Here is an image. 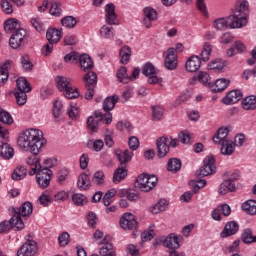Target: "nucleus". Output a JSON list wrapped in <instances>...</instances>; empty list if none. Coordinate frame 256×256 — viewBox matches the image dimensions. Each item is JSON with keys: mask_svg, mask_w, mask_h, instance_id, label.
Returning a JSON list of instances; mask_svg holds the SVG:
<instances>
[{"mask_svg": "<svg viewBox=\"0 0 256 256\" xmlns=\"http://www.w3.org/2000/svg\"><path fill=\"white\" fill-rule=\"evenodd\" d=\"M61 37H63V35L61 34V31H59L58 29L50 28L46 32V38L49 43L56 44L61 41Z\"/></svg>", "mask_w": 256, "mask_h": 256, "instance_id": "30", "label": "nucleus"}, {"mask_svg": "<svg viewBox=\"0 0 256 256\" xmlns=\"http://www.w3.org/2000/svg\"><path fill=\"white\" fill-rule=\"evenodd\" d=\"M120 62L122 65H127L129 63V59H131V47L124 46L120 49Z\"/></svg>", "mask_w": 256, "mask_h": 256, "instance_id": "38", "label": "nucleus"}, {"mask_svg": "<svg viewBox=\"0 0 256 256\" xmlns=\"http://www.w3.org/2000/svg\"><path fill=\"white\" fill-rule=\"evenodd\" d=\"M235 183H233V179L224 180L223 183L220 184L218 192L220 195H227V193H233L235 191Z\"/></svg>", "mask_w": 256, "mask_h": 256, "instance_id": "26", "label": "nucleus"}, {"mask_svg": "<svg viewBox=\"0 0 256 256\" xmlns=\"http://www.w3.org/2000/svg\"><path fill=\"white\" fill-rule=\"evenodd\" d=\"M72 201L74 205H77L78 207H81L87 203V197L83 194H73Z\"/></svg>", "mask_w": 256, "mask_h": 256, "instance_id": "52", "label": "nucleus"}, {"mask_svg": "<svg viewBox=\"0 0 256 256\" xmlns=\"http://www.w3.org/2000/svg\"><path fill=\"white\" fill-rule=\"evenodd\" d=\"M237 231H239V224L237 222L235 221L227 222L223 231L220 234V237H222L223 239L227 237H231V235H235Z\"/></svg>", "mask_w": 256, "mask_h": 256, "instance_id": "20", "label": "nucleus"}, {"mask_svg": "<svg viewBox=\"0 0 256 256\" xmlns=\"http://www.w3.org/2000/svg\"><path fill=\"white\" fill-rule=\"evenodd\" d=\"M15 98L18 105L23 106L27 103V92H15Z\"/></svg>", "mask_w": 256, "mask_h": 256, "instance_id": "59", "label": "nucleus"}, {"mask_svg": "<svg viewBox=\"0 0 256 256\" xmlns=\"http://www.w3.org/2000/svg\"><path fill=\"white\" fill-rule=\"evenodd\" d=\"M220 145H221L220 151L222 155L229 156L235 153V142H233L231 139L220 143Z\"/></svg>", "mask_w": 256, "mask_h": 256, "instance_id": "29", "label": "nucleus"}, {"mask_svg": "<svg viewBox=\"0 0 256 256\" xmlns=\"http://www.w3.org/2000/svg\"><path fill=\"white\" fill-rule=\"evenodd\" d=\"M164 65L170 71L177 69V53H175V48H169L167 50Z\"/></svg>", "mask_w": 256, "mask_h": 256, "instance_id": "15", "label": "nucleus"}, {"mask_svg": "<svg viewBox=\"0 0 256 256\" xmlns=\"http://www.w3.org/2000/svg\"><path fill=\"white\" fill-rule=\"evenodd\" d=\"M142 75L148 78L149 85H161L163 83V79L157 76V70H155V66L151 62L143 65Z\"/></svg>", "mask_w": 256, "mask_h": 256, "instance_id": "6", "label": "nucleus"}, {"mask_svg": "<svg viewBox=\"0 0 256 256\" xmlns=\"http://www.w3.org/2000/svg\"><path fill=\"white\" fill-rule=\"evenodd\" d=\"M77 186L80 191H87L91 187V179L89 175L82 173L79 175L77 180Z\"/></svg>", "mask_w": 256, "mask_h": 256, "instance_id": "28", "label": "nucleus"}, {"mask_svg": "<svg viewBox=\"0 0 256 256\" xmlns=\"http://www.w3.org/2000/svg\"><path fill=\"white\" fill-rule=\"evenodd\" d=\"M0 122L4 125H13V117L11 114L0 107Z\"/></svg>", "mask_w": 256, "mask_h": 256, "instance_id": "49", "label": "nucleus"}, {"mask_svg": "<svg viewBox=\"0 0 256 256\" xmlns=\"http://www.w3.org/2000/svg\"><path fill=\"white\" fill-rule=\"evenodd\" d=\"M31 25L39 33H41V31H45V25L43 24V22L39 18H32L31 19Z\"/></svg>", "mask_w": 256, "mask_h": 256, "instance_id": "60", "label": "nucleus"}, {"mask_svg": "<svg viewBox=\"0 0 256 256\" xmlns=\"http://www.w3.org/2000/svg\"><path fill=\"white\" fill-rule=\"evenodd\" d=\"M79 53L77 52H70L64 56V61L66 63H77V60L80 58Z\"/></svg>", "mask_w": 256, "mask_h": 256, "instance_id": "62", "label": "nucleus"}, {"mask_svg": "<svg viewBox=\"0 0 256 256\" xmlns=\"http://www.w3.org/2000/svg\"><path fill=\"white\" fill-rule=\"evenodd\" d=\"M127 177V165H119L113 174V183L116 185Z\"/></svg>", "mask_w": 256, "mask_h": 256, "instance_id": "23", "label": "nucleus"}, {"mask_svg": "<svg viewBox=\"0 0 256 256\" xmlns=\"http://www.w3.org/2000/svg\"><path fill=\"white\" fill-rule=\"evenodd\" d=\"M120 227L121 229H124V231L137 229V219H135V215L132 213H125L120 218Z\"/></svg>", "mask_w": 256, "mask_h": 256, "instance_id": "12", "label": "nucleus"}, {"mask_svg": "<svg viewBox=\"0 0 256 256\" xmlns=\"http://www.w3.org/2000/svg\"><path fill=\"white\" fill-rule=\"evenodd\" d=\"M167 170L171 171L172 173H177L181 171V160L177 158H171L167 164Z\"/></svg>", "mask_w": 256, "mask_h": 256, "instance_id": "43", "label": "nucleus"}, {"mask_svg": "<svg viewBox=\"0 0 256 256\" xmlns=\"http://www.w3.org/2000/svg\"><path fill=\"white\" fill-rule=\"evenodd\" d=\"M198 80L203 85H210L211 84V82H210L211 77L209 76V74L207 72L200 71L199 74H198Z\"/></svg>", "mask_w": 256, "mask_h": 256, "instance_id": "63", "label": "nucleus"}, {"mask_svg": "<svg viewBox=\"0 0 256 256\" xmlns=\"http://www.w3.org/2000/svg\"><path fill=\"white\" fill-rule=\"evenodd\" d=\"M157 181L158 179L155 175L140 174L134 183V187L143 193H149V191H153Z\"/></svg>", "mask_w": 256, "mask_h": 256, "instance_id": "4", "label": "nucleus"}, {"mask_svg": "<svg viewBox=\"0 0 256 256\" xmlns=\"http://www.w3.org/2000/svg\"><path fill=\"white\" fill-rule=\"evenodd\" d=\"M79 63L82 71H91L94 67L93 59L88 54L80 55Z\"/></svg>", "mask_w": 256, "mask_h": 256, "instance_id": "24", "label": "nucleus"}, {"mask_svg": "<svg viewBox=\"0 0 256 256\" xmlns=\"http://www.w3.org/2000/svg\"><path fill=\"white\" fill-rule=\"evenodd\" d=\"M243 211H246L248 215H256V201L255 200H247L242 204Z\"/></svg>", "mask_w": 256, "mask_h": 256, "instance_id": "42", "label": "nucleus"}, {"mask_svg": "<svg viewBox=\"0 0 256 256\" xmlns=\"http://www.w3.org/2000/svg\"><path fill=\"white\" fill-rule=\"evenodd\" d=\"M52 115L54 117V121L57 123L61 119V115H63V102L57 99L53 103Z\"/></svg>", "mask_w": 256, "mask_h": 256, "instance_id": "31", "label": "nucleus"}, {"mask_svg": "<svg viewBox=\"0 0 256 256\" xmlns=\"http://www.w3.org/2000/svg\"><path fill=\"white\" fill-rule=\"evenodd\" d=\"M56 83L58 85V89L60 91H64L65 89H67L68 87L71 86V79L65 77V76H57L56 77Z\"/></svg>", "mask_w": 256, "mask_h": 256, "instance_id": "45", "label": "nucleus"}, {"mask_svg": "<svg viewBox=\"0 0 256 256\" xmlns=\"http://www.w3.org/2000/svg\"><path fill=\"white\" fill-rule=\"evenodd\" d=\"M242 241L246 244L256 243V236H253V230L250 228L245 229L242 233Z\"/></svg>", "mask_w": 256, "mask_h": 256, "instance_id": "47", "label": "nucleus"}, {"mask_svg": "<svg viewBox=\"0 0 256 256\" xmlns=\"http://www.w3.org/2000/svg\"><path fill=\"white\" fill-rule=\"evenodd\" d=\"M181 241H183V237L172 233L164 240V247H167V249H179L181 247Z\"/></svg>", "mask_w": 256, "mask_h": 256, "instance_id": "17", "label": "nucleus"}, {"mask_svg": "<svg viewBox=\"0 0 256 256\" xmlns=\"http://www.w3.org/2000/svg\"><path fill=\"white\" fill-rule=\"evenodd\" d=\"M21 23L15 18H10L4 23V30L6 33H13V31H19Z\"/></svg>", "mask_w": 256, "mask_h": 256, "instance_id": "25", "label": "nucleus"}, {"mask_svg": "<svg viewBox=\"0 0 256 256\" xmlns=\"http://www.w3.org/2000/svg\"><path fill=\"white\" fill-rule=\"evenodd\" d=\"M229 128H219L216 134L213 137L214 143L220 145L221 143H225V141H229Z\"/></svg>", "mask_w": 256, "mask_h": 256, "instance_id": "21", "label": "nucleus"}, {"mask_svg": "<svg viewBox=\"0 0 256 256\" xmlns=\"http://www.w3.org/2000/svg\"><path fill=\"white\" fill-rule=\"evenodd\" d=\"M17 221H13V218L10 221H4L0 223V233H5V231H9L11 227H15L17 229Z\"/></svg>", "mask_w": 256, "mask_h": 256, "instance_id": "54", "label": "nucleus"}, {"mask_svg": "<svg viewBox=\"0 0 256 256\" xmlns=\"http://www.w3.org/2000/svg\"><path fill=\"white\" fill-rule=\"evenodd\" d=\"M105 21L107 25H119L117 13H115V5L113 3L105 6Z\"/></svg>", "mask_w": 256, "mask_h": 256, "instance_id": "14", "label": "nucleus"}, {"mask_svg": "<svg viewBox=\"0 0 256 256\" xmlns=\"http://www.w3.org/2000/svg\"><path fill=\"white\" fill-rule=\"evenodd\" d=\"M64 91L66 99H77V97H79V90H77V88H73V86H68Z\"/></svg>", "mask_w": 256, "mask_h": 256, "instance_id": "55", "label": "nucleus"}, {"mask_svg": "<svg viewBox=\"0 0 256 256\" xmlns=\"http://www.w3.org/2000/svg\"><path fill=\"white\" fill-rule=\"evenodd\" d=\"M45 143L47 141L43 138V131L37 128L26 129L20 133L17 140L19 149L29 151L33 155L26 159L27 165H34L36 169H41V163L39 158H37V154L41 153V149Z\"/></svg>", "mask_w": 256, "mask_h": 256, "instance_id": "1", "label": "nucleus"}, {"mask_svg": "<svg viewBox=\"0 0 256 256\" xmlns=\"http://www.w3.org/2000/svg\"><path fill=\"white\" fill-rule=\"evenodd\" d=\"M11 62L6 61L0 68V83H6L9 79V66Z\"/></svg>", "mask_w": 256, "mask_h": 256, "instance_id": "44", "label": "nucleus"}, {"mask_svg": "<svg viewBox=\"0 0 256 256\" xmlns=\"http://www.w3.org/2000/svg\"><path fill=\"white\" fill-rule=\"evenodd\" d=\"M117 101H119V97L117 96H112V97H107L102 104L103 110L106 112L104 114V121L106 125H111L113 122V114L109 111H113L115 109V105H117Z\"/></svg>", "mask_w": 256, "mask_h": 256, "instance_id": "7", "label": "nucleus"}, {"mask_svg": "<svg viewBox=\"0 0 256 256\" xmlns=\"http://www.w3.org/2000/svg\"><path fill=\"white\" fill-rule=\"evenodd\" d=\"M247 15H249V1L240 0L236 2V8L233 15L229 16V20L232 21L231 29H241L246 27L248 23Z\"/></svg>", "mask_w": 256, "mask_h": 256, "instance_id": "2", "label": "nucleus"}, {"mask_svg": "<svg viewBox=\"0 0 256 256\" xmlns=\"http://www.w3.org/2000/svg\"><path fill=\"white\" fill-rule=\"evenodd\" d=\"M216 169L215 157L208 155L204 158L203 166L196 172V175L197 177H207L213 175Z\"/></svg>", "mask_w": 256, "mask_h": 256, "instance_id": "8", "label": "nucleus"}, {"mask_svg": "<svg viewBox=\"0 0 256 256\" xmlns=\"http://www.w3.org/2000/svg\"><path fill=\"white\" fill-rule=\"evenodd\" d=\"M116 157L119 160L120 164L119 165H126L129 163V161H131V159H133V152L129 151V150H118L116 151Z\"/></svg>", "mask_w": 256, "mask_h": 256, "instance_id": "27", "label": "nucleus"}, {"mask_svg": "<svg viewBox=\"0 0 256 256\" xmlns=\"http://www.w3.org/2000/svg\"><path fill=\"white\" fill-rule=\"evenodd\" d=\"M115 195H117V190L115 189H110L108 192H106L103 197V203L105 207H109V204L113 202L111 199H113Z\"/></svg>", "mask_w": 256, "mask_h": 256, "instance_id": "56", "label": "nucleus"}, {"mask_svg": "<svg viewBox=\"0 0 256 256\" xmlns=\"http://www.w3.org/2000/svg\"><path fill=\"white\" fill-rule=\"evenodd\" d=\"M99 253L101 256L109 255L110 253H115V249L113 248V244L109 243L107 237H105L101 242Z\"/></svg>", "mask_w": 256, "mask_h": 256, "instance_id": "32", "label": "nucleus"}, {"mask_svg": "<svg viewBox=\"0 0 256 256\" xmlns=\"http://www.w3.org/2000/svg\"><path fill=\"white\" fill-rule=\"evenodd\" d=\"M100 37L103 39L112 40L115 38V28L109 25H104L99 30Z\"/></svg>", "mask_w": 256, "mask_h": 256, "instance_id": "33", "label": "nucleus"}, {"mask_svg": "<svg viewBox=\"0 0 256 256\" xmlns=\"http://www.w3.org/2000/svg\"><path fill=\"white\" fill-rule=\"evenodd\" d=\"M61 23L66 29H73L77 25V20L73 16H66L62 18Z\"/></svg>", "mask_w": 256, "mask_h": 256, "instance_id": "50", "label": "nucleus"}, {"mask_svg": "<svg viewBox=\"0 0 256 256\" xmlns=\"http://www.w3.org/2000/svg\"><path fill=\"white\" fill-rule=\"evenodd\" d=\"M12 221H16L17 231H23L25 229L24 219H29L33 214V204L31 202H24L19 208H13Z\"/></svg>", "mask_w": 256, "mask_h": 256, "instance_id": "3", "label": "nucleus"}, {"mask_svg": "<svg viewBox=\"0 0 256 256\" xmlns=\"http://www.w3.org/2000/svg\"><path fill=\"white\" fill-rule=\"evenodd\" d=\"M229 83H231L229 79H225V78L217 79L215 81L214 91H216V93H221V91H225V88L229 87Z\"/></svg>", "mask_w": 256, "mask_h": 256, "instance_id": "46", "label": "nucleus"}, {"mask_svg": "<svg viewBox=\"0 0 256 256\" xmlns=\"http://www.w3.org/2000/svg\"><path fill=\"white\" fill-rule=\"evenodd\" d=\"M213 51V46L209 42H206L203 45L202 51H201V59L202 61H209V58L211 57V52Z\"/></svg>", "mask_w": 256, "mask_h": 256, "instance_id": "48", "label": "nucleus"}, {"mask_svg": "<svg viewBox=\"0 0 256 256\" xmlns=\"http://www.w3.org/2000/svg\"><path fill=\"white\" fill-rule=\"evenodd\" d=\"M186 71L189 73H195V71H199L201 68V58L197 55H193L189 57L185 64Z\"/></svg>", "mask_w": 256, "mask_h": 256, "instance_id": "18", "label": "nucleus"}, {"mask_svg": "<svg viewBox=\"0 0 256 256\" xmlns=\"http://www.w3.org/2000/svg\"><path fill=\"white\" fill-rule=\"evenodd\" d=\"M157 149H158V157L163 158L169 153V138L167 137H160L157 142Z\"/></svg>", "mask_w": 256, "mask_h": 256, "instance_id": "19", "label": "nucleus"}, {"mask_svg": "<svg viewBox=\"0 0 256 256\" xmlns=\"http://www.w3.org/2000/svg\"><path fill=\"white\" fill-rule=\"evenodd\" d=\"M53 171L49 168H42L36 174V181L41 189H47L51 184Z\"/></svg>", "mask_w": 256, "mask_h": 256, "instance_id": "9", "label": "nucleus"}, {"mask_svg": "<svg viewBox=\"0 0 256 256\" xmlns=\"http://www.w3.org/2000/svg\"><path fill=\"white\" fill-rule=\"evenodd\" d=\"M26 176L27 168H25L24 166H18L12 173V179L14 181H21V179H25Z\"/></svg>", "mask_w": 256, "mask_h": 256, "instance_id": "40", "label": "nucleus"}, {"mask_svg": "<svg viewBox=\"0 0 256 256\" xmlns=\"http://www.w3.org/2000/svg\"><path fill=\"white\" fill-rule=\"evenodd\" d=\"M17 89L20 92L29 93L31 91V84L27 81V78L20 77L16 80Z\"/></svg>", "mask_w": 256, "mask_h": 256, "instance_id": "36", "label": "nucleus"}, {"mask_svg": "<svg viewBox=\"0 0 256 256\" xmlns=\"http://www.w3.org/2000/svg\"><path fill=\"white\" fill-rule=\"evenodd\" d=\"M242 107L246 111H251L256 109V97L255 96H248L242 101Z\"/></svg>", "mask_w": 256, "mask_h": 256, "instance_id": "41", "label": "nucleus"}, {"mask_svg": "<svg viewBox=\"0 0 256 256\" xmlns=\"http://www.w3.org/2000/svg\"><path fill=\"white\" fill-rule=\"evenodd\" d=\"M232 21L228 18H218L214 21V27L218 31H225V29H229V25L231 27Z\"/></svg>", "mask_w": 256, "mask_h": 256, "instance_id": "35", "label": "nucleus"}, {"mask_svg": "<svg viewBox=\"0 0 256 256\" xmlns=\"http://www.w3.org/2000/svg\"><path fill=\"white\" fill-rule=\"evenodd\" d=\"M38 251L35 240H27L17 251V256H34Z\"/></svg>", "mask_w": 256, "mask_h": 256, "instance_id": "11", "label": "nucleus"}, {"mask_svg": "<svg viewBox=\"0 0 256 256\" xmlns=\"http://www.w3.org/2000/svg\"><path fill=\"white\" fill-rule=\"evenodd\" d=\"M169 202L166 199H160L154 206L150 207V211L157 215L158 213H162V211H166Z\"/></svg>", "mask_w": 256, "mask_h": 256, "instance_id": "34", "label": "nucleus"}, {"mask_svg": "<svg viewBox=\"0 0 256 256\" xmlns=\"http://www.w3.org/2000/svg\"><path fill=\"white\" fill-rule=\"evenodd\" d=\"M165 114V109L161 105L152 106V119L153 121H161L163 115Z\"/></svg>", "mask_w": 256, "mask_h": 256, "instance_id": "39", "label": "nucleus"}, {"mask_svg": "<svg viewBox=\"0 0 256 256\" xmlns=\"http://www.w3.org/2000/svg\"><path fill=\"white\" fill-rule=\"evenodd\" d=\"M242 99L243 93L241 90H232L222 99V103H224V105H235V103H239Z\"/></svg>", "mask_w": 256, "mask_h": 256, "instance_id": "16", "label": "nucleus"}, {"mask_svg": "<svg viewBox=\"0 0 256 256\" xmlns=\"http://www.w3.org/2000/svg\"><path fill=\"white\" fill-rule=\"evenodd\" d=\"M208 69H212L214 71H223V69H225V61L216 59L208 64Z\"/></svg>", "mask_w": 256, "mask_h": 256, "instance_id": "51", "label": "nucleus"}, {"mask_svg": "<svg viewBox=\"0 0 256 256\" xmlns=\"http://www.w3.org/2000/svg\"><path fill=\"white\" fill-rule=\"evenodd\" d=\"M1 7H2L3 13H5L6 15H11V13H13V5H11L9 1L2 0Z\"/></svg>", "mask_w": 256, "mask_h": 256, "instance_id": "64", "label": "nucleus"}, {"mask_svg": "<svg viewBox=\"0 0 256 256\" xmlns=\"http://www.w3.org/2000/svg\"><path fill=\"white\" fill-rule=\"evenodd\" d=\"M117 81L119 83L127 84L131 81V77L127 74V68L125 66L120 67L116 73Z\"/></svg>", "mask_w": 256, "mask_h": 256, "instance_id": "37", "label": "nucleus"}, {"mask_svg": "<svg viewBox=\"0 0 256 256\" xmlns=\"http://www.w3.org/2000/svg\"><path fill=\"white\" fill-rule=\"evenodd\" d=\"M21 64L24 71H31V69H33V63H31L29 55H24L21 57Z\"/></svg>", "mask_w": 256, "mask_h": 256, "instance_id": "61", "label": "nucleus"}, {"mask_svg": "<svg viewBox=\"0 0 256 256\" xmlns=\"http://www.w3.org/2000/svg\"><path fill=\"white\" fill-rule=\"evenodd\" d=\"M61 13H63V10H61V7H59V3L52 1L50 7V15H53L54 17H61Z\"/></svg>", "mask_w": 256, "mask_h": 256, "instance_id": "58", "label": "nucleus"}, {"mask_svg": "<svg viewBox=\"0 0 256 256\" xmlns=\"http://www.w3.org/2000/svg\"><path fill=\"white\" fill-rule=\"evenodd\" d=\"M103 119H105V116L101 111H95L94 116H89L87 119L89 131H91V133H97L99 130V121H103Z\"/></svg>", "mask_w": 256, "mask_h": 256, "instance_id": "13", "label": "nucleus"}, {"mask_svg": "<svg viewBox=\"0 0 256 256\" xmlns=\"http://www.w3.org/2000/svg\"><path fill=\"white\" fill-rule=\"evenodd\" d=\"M92 183L94 185H103L105 183V173L103 171H97L92 177Z\"/></svg>", "mask_w": 256, "mask_h": 256, "instance_id": "53", "label": "nucleus"}, {"mask_svg": "<svg viewBox=\"0 0 256 256\" xmlns=\"http://www.w3.org/2000/svg\"><path fill=\"white\" fill-rule=\"evenodd\" d=\"M144 18L157 21V11L151 7L144 8Z\"/></svg>", "mask_w": 256, "mask_h": 256, "instance_id": "57", "label": "nucleus"}, {"mask_svg": "<svg viewBox=\"0 0 256 256\" xmlns=\"http://www.w3.org/2000/svg\"><path fill=\"white\" fill-rule=\"evenodd\" d=\"M27 37V31L25 29L16 30L9 39V45L12 49H19Z\"/></svg>", "mask_w": 256, "mask_h": 256, "instance_id": "10", "label": "nucleus"}, {"mask_svg": "<svg viewBox=\"0 0 256 256\" xmlns=\"http://www.w3.org/2000/svg\"><path fill=\"white\" fill-rule=\"evenodd\" d=\"M85 81V99L91 101L95 95V87H97V73L90 71L84 77Z\"/></svg>", "mask_w": 256, "mask_h": 256, "instance_id": "5", "label": "nucleus"}, {"mask_svg": "<svg viewBox=\"0 0 256 256\" xmlns=\"http://www.w3.org/2000/svg\"><path fill=\"white\" fill-rule=\"evenodd\" d=\"M14 155L15 150H13L9 143L2 142V145L0 146V156L2 157V159L9 161V159H13Z\"/></svg>", "mask_w": 256, "mask_h": 256, "instance_id": "22", "label": "nucleus"}]
</instances>
